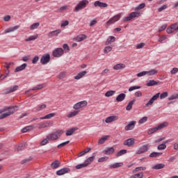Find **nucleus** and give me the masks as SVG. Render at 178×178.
Instances as JSON below:
<instances>
[{
    "mask_svg": "<svg viewBox=\"0 0 178 178\" xmlns=\"http://www.w3.org/2000/svg\"><path fill=\"white\" fill-rule=\"evenodd\" d=\"M158 128L157 127H154V128H151L147 131V134L151 135V134H154V133H155V131H158Z\"/></svg>",
    "mask_w": 178,
    "mask_h": 178,
    "instance_id": "nucleus-45",
    "label": "nucleus"
},
{
    "mask_svg": "<svg viewBox=\"0 0 178 178\" xmlns=\"http://www.w3.org/2000/svg\"><path fill=\"white\" fill-rule=\"evenodd\" d=\"M66 26H69V21L65 20V21H63L60 27H66Z\"/></svg>",
    "mask_w": 178,
    "mask_h": 178,
    "instance_id": "nucleus-63",
    "label": "nucleus"
},
{
    "mask_svg": "<svg viewBox=\"0 0 178 178\" xmlns=\"http://www.w3.org/2000/svg\"><path fill=\"white\" fill-rule=\"evenodd\" d=\"M50 61L51 56L49 54H44L40 58V63H42V65H47V63H49Z\"/></svg>",
    "mask_w": 178,
    "mask_h": 178,
    "instance_id": "nucleus-6",
    "label": "nucleus"
},
{
    "mask_svg": "<svg viewBox=\"0 0 178 178\" xmlns=\"http://www.w3.org/2000/svg\"><path fill=\"white\" fill-rule=\"evenodd\" d=\"M44 88V84H40L33 88L32 91H37V90H41Z\"/></svg>",
    "mask_w": 178,
    "mask_h": 178,
    "instance_id": "nucleus-50",
    "label": "nucleus"
},
{
    "mask_svg": "<svg viewBox=\"0 0 178 178\" xmlns=\"http://www.w3.org/2000/svg\"><path fill=\"white\" fill-rule=\"evenodd\" d=\"M113 169H116V168H120L121 166H123V163H115L111 165Z\"/></svg>",
    "mask_w": 178,
    "mask_h": 178,
    "instance_id": "nucleus-49",
    "label": "nucleus"
},
{
    "mask_svg": "<svg viewBox=\"0 0 178 178\" xmlns=\"http://www.w3.org/2000/svg\"><path fill=\"white\" fill-rule=\"evenodd\" d=\"M13 108H14V106L6 107L3 109H0V113H3V112H6V111H9V109H13Z\"/></svg>",
    "mask_w": 178,
    "mask_h": 178,
    "instance_id": "nucleus-56",
    "label": "nucleus"
},
{
    "mask_svg": "<svg viewBox=\"0 0 178 178\" xmlns=\"http://www.w3.org/2000/svg\"><path fill=\"white\" fill-rule=\"evenodd\" d=\"M63 134V131L60 129H58L57 131L49 134L47 137L50 141H56V140H59L60 136Z\"/></svg>",
    "mask_w": 178,
    "mask_h": 178,
    "instance_id": "nucleus-1",
    "label": "nucleus"
},
{
    "mask_svg": "<svg viewBox=\"0 0 178 178\" xmlns=\"http://www.w3.org/2000/svg\"><path fill=\"white\" fill-rule=\"evenodd\" d=\"M168 122H163L156 127L157 129L161 130V129H163L164 127H168Z\"/></svg>",
    "mask_w": 178,
    "mask_h": 178,
    "instance_id": "nucleus-43",
    "label": "nucleus"
},
{
    "mask_svg": "<svg viewBox=\"0 0 178 178\" xmlns=\"http://www.w3.org/2000/svg\"><path fill=\"white\" fill-rule=\"evenodd\" d=\"M45 108H47V104H42L37 107L36 111H38V112H40V111H42V109H45Z\"/></svg>",
    "mask_w": 178,
    "mask_h": 178,
    "instance_id": "nucleus-57",
    "label": "nucleus"
},
{
    "mask_svg": "<svg viewBox=\"0 0 178 178\" xmlns=\"http://www.w3.org/2000/svg\"><path fill=\"white\" fill-rule=\"evenodd\" d=\"M103 152L105 155H112L115 152V149L113 147H108Z\"/></svg>",
    "mask_w": 178,
    "mask_h": 178,
    "instance_id": "nucleus-19",
    "label": "nucleus"
},
{
    "mask_svg": "<svg viewBox=\"0 0 178 178\" xmlns=\"http://www.w3.org/2000/svg\"><path fill=\"white\" fill-rule=\"evenodd\" d=\"M89 3L88 0L81 1L74 9V12H79V10H83L85 8H87V5Z\"/></svg>",
    "mask_w": 178,
    "mask_h": 178,
    "instance_id": "nucleus-2",
    "label": "nucleus"
},
{
    "mask_svg": "<svg viewBox=\"0 0 178 178\" xmlns=\"http://www.w3.org/2000/svg\"><path fill=\"white\" fill-rule=\"evenodd\" d=\"M162 155V152H153L149 154L150 158H156L158 156H161Z\"/></svg>",
    "mask_w": 178,
    "mask_h": 178,
    "instance_id": "nucleus-33",
    "label": "nucleus"
},
{
    "mask_svg": "<svg viewBox=\"0 0 178 178\" xmlns=\"http://www.w3.org/2000/svg\"><path fill=\"white\" fill-rule=\"evenodd\" d=\"M76 130H79V128L73 127L66 131L65 136H67V137L69 136H72L73 134V133H74V131H76Z\"/></svg>",
    "mask_w": 178,
    "mask_h": 178,
    "instance_id": "nucleus-27",
    "label": "nucleus"
},
{
    "mask_svg": "<svg viewBox=\"0 0 178 178\" xmlns=\"http://www.w3.org/2000/svg\"><path fill=\"white\" fill-rule=\"evenodd\" d=\"M170 27L171 28V30H172V31L175 33V31H177L178 29H177V23H175L172 24L170 26Z\"/></svg>",
    "mask_w": 178,
    "mask_h": 178,
    "instance_id": "nucleus-52",
    "label": "nucleus"
},
{
    "mask_svg": "<svg viewBox=\"0 0 178 178\" xmlns=\"http://www.w3.org/2000/svg\"><path fill=\"white\" fill-rule=\"evenodd\" d=\"M86 105L87 101L84 100L75 104L73 106V108L75 109V111H77L78 109H81V108H84V106H86Z\"/></svg>",
    "mask_w": 178,
    "mask_h": 178,
    "instance_id": "nucleus-8",
    "label": "nucleus"
},
{
    "mask_svg": "<svg viewBox=\"0 0 178 178\" xmlns=\"http://www.w3.org/2000/svg\"><path fill=\"white\" fill-rule=\"evenodd\" d=\"M86 74H87V71H82V72L78 73V74L74 76V79L80 80V79L84 77V76H86Z\"/></svg>",
    "mask_w": 178,
    "mask_h": 178,
    "instance_id": "nucleus-22",
    "label": "nucleus"
},
{
    "mask_svg": "<svg viewBox=\"0 0 178 178\" xmlns=\"http://www.w3.org/2000/svg\"><path fill=\"white\" fill-rule=\"evenodd\" d=\"M94 5L95 7L99 6V8H107L108 7V4H106V3H102L99 1H97L94 3Z\"/></svg>",
    "mask_w": 178,
    "mask_h": 178,
    "instance_id": "nucleus-20",
    "label": "nucleus"
},
{
    "mask_svg": "<svg viewBox=\"0 0 178 178\" xmlns=\"http://www.w3.org/2000/svg\"><path fill=\"white\" fill-rule=\"evenodd\" d=\"M118 119H119V117L116 115H112L106 118L105 122L106 123H112V122H115V120H118Z\"/></svg>",
    "mask_w": 178,
    "mask_h": 178,
    "instance_id": "nucleus-16",
    "label": "nucleus"
},
{
    "mask_svg": "<svg viewBox=\"0 0 178 178\" xmlns=\"http://www.w3.org/2000/svg\"><path fill=\"white\" fill-rule=\"evenodd\" d=\"M64 53L65 51H63V49L56 48L53 51V56H54V58H60Z\"/></svg>",
    "mask_w": 178,
    "mask_h": 178,
    "instance_id": "nucleus-7",
    "label": "nucleus"
},
{
    "mask_svg": "<svg viewBox=\"0 0 178 178\" xmlns=\"http://www.w3.org/2000/svg\"><path fill=\"white\" fill-rule=\"evenodd\" d=\"M147 120H148V118H147V117H143V118H142L138 121V124H143V123H145V122H147Z\"/></svg>",
    "mask_w": 178,
    "mask_h": 178,
    "instance_id": "nucleus-58",
    "label": "nucleus"
},
{
    "mask_svg": "<svg viewBox=\"0 0 178 178\" xmlns=\"http://www.w3.org/2000/svg\"><path fill=\"white\" fill-rule=\"evenodd\" d=\"M27 67V63H24L22 65L17 67L15 70V73L17 72H22V70H24Z\"/></svg>",
    "mask_w": 178,
    "mask_h": 178,
    "instance_id": "nucleus-24",
    "label": "nucleus"
},
{
    "mask_svg": "<svg viewBox=\"0 0 178 178\" xmlns=\"http://www.w3.org/2000/svg\"><path fill=\"white\" fill-rule=\"evenodd\" d=\"M80 111H74L72 112H70L68 115H67V118H74V116H77V114L79 113Z\"/></svg>",
    "mask_w": 178,
    "mask_h": 178,
    "instance_id": "nucleus-34",
    "label": "nucleus"
},
{
    "mask_svg": "<svg viewBox=\"0 0 178 178\" xmlns=\"http://www.w3.org/2000/svg\"><path fill=\"white\" fill-rule=\"evenodd\" d=\"M54 116H55V113H51L49 114L46 115L44 117H42L40 118L41 120H44V119H51V118H54Z\"/></svg>",
    "mask_w": 178,
    "mask_h": 178,
    "instance_id": "nucleus-40",
    "label": "nucleus"
},
{
    "mask_svg": "<svg viewBox=\"0 0 178 178\" xmlns=\"http://www.w3.org/2000/svg\"><path fill=\"white\" fill-rule=\"evenodd\" d=\"M169 141L170 140H166L165 142H164V143H162L161 145H159L158 147H157V149L161 151L162 149H166V144H168V143H169Z\"/></svg>",
    "mask_w": 178,
    "mask_h": 178,
    "instance_id": "nucleus-31",
    "label": "nucleus"
},
{
    "mask_svg": "<svg viewBox=\"0 0 178 178\" xmlns=\"http://www.w3.org/2000/svg\"><path fill=\"white\" fill-rule=\"evenodd\" d=\"M19 26L17 25L14 27H11V28H8V29H6L4 31L5 34H8V33H12L13 31H16V30H17L18 29H19Z\"/></svg>",
    "mask_w": 178,
    "mask_h": 178,
    "instance_id": "nucleus-21",
    "label": "nucleus"
},
{
    "mask_svg": "<svg viewBox=\"0 0 178 178\" xmlns=\"http://www.w3.org/2000/svg\"><path fill=\"white\" fill-rule=\"evenodd\" d=\"M166 97H168V92H164L160 95V99H164Z\"/></svg>",
    "mask_w": 178,
    "mask_h": 178,
    "instance_id": "nucleus-64",
    "label": "nucleus"
},
{
    "mask_svg": "<svg viewBox=\"0 0 178 178\" xmlns=\"http://www.w3.org/2000/svg\"><path fill=\"white\" fill-rule=\"evenodd\" d=\"M165 168V164L163 163H159L152 167V169H154L155 170H158L159 169H163Z\"/></svg>",
    "mask_w": 178,
    "mask_h": 178,
    "instance_id": "nucleus-32",
    "label": "nucleus"
},
{
    "mask_svg": "<svg viewBox=\"0 0 178 178\" xmlns=\"http://www.w3.org/2000/svg\"><path fill=\"white\" fill-rule=\"evenodd\" d=\"M70 172V169L69 168H64L60 169L56 172L57 176H62L63 175H66V173H69Z\"/></svg>",
    "mask_w": 178,
    "mask_h": 178,
    "instance_id": "nucleus-14",
    "label": "nucleus"
},
{
    "mask_svg": "<svg viewBox=\"0 0 178 178\" xmlns=\"http://www.w3.org/2000/svg\"><path fill=\"white\" fill-rule=\"evenodd\" d=\"M39 26H40L39 22L34 23L30 26V30H35V29H38Z\"/></svg>",
    "mask_w": 178,
    "mask_h": 178,
    "instance_id": "nucleus-48",
    "label": "nucleus"
},
{
    "mask_svg": "<svg viewBox=\"0 0 178 178\" xmlns=\"http://www.w3.org/2000/svg\"><path fill=\"white\" fill-rule=\"evenodd\" d=\"M111 51H112V47L111 46H107L104 49V54H109Z\"/></svg>",
    "mask_w": 178,
    "mask_h": 178,
    "instance_id": "nucleus-55",
    "label": "nucleus"
},
{
    "mask_svg": "<svg viewBox=\"0 0 178 178\" xmlns=\"http://www.w3.org/2000/svg\"><path fill=\"white\" fill-rule=\"evenodd\" d=\"M147 168L145 167H137L134 170H133L132 172L133 173H137V172H140V170H145Z\"/></svg>",
    "mask_w": 178,
    "mask_h": 178,
    "instance_id": "nucleus-42",
    "label": "nucleus"
},
{
    "mask_svg": "<svg viewBox=\"0 0 178 178\" xmlns=\"http://www.w3.org/2000/svg\"><path fill=\"white\" fill-rule=\"evenodd\" d=\"M65 76H66V72H61L58 75V79H60V80H62V79H65Z\"/></svg>",
    "mask_w": 178,
    "mask_h": 178,
    "instance_id": "nucleus-60",
    "label": "nucleus"
},
{
    "mask_svg": "<svg viewBox=\"0 0 178 178\" xmlns=\"http://www.w3.org/2000/svg\"><path fill=\"white\" fill-rule=\"evenodd\" d=\"M159 95H161V93H156L155 95H154L149 101L145 104V106L148 108V106H151L152 104H154V101H156L159 98Z\"/></svg>",
    "mask_w": 178,
    "mask_h": 178,
    "instance_id": "nucleus-10",
    "label": "nucleus"
},
{
    "mask_svg": "<svg viewBox=\"0 0 178 178\" xmlns=\"http://www.w3.org/2000/svg\"><path fill=\"white\" fill-rule=\"evenodd\" d=\"M158 84H159V81H156L155 80H149L146 86H147V87H152V86H158Z\"/></svg>",
    "mask_w": 178,
    "mask_h": 178,
    "instance_id": "nucleus-28",
    "label": "nucleus"
},
{
    "mask_svg": "<svg viewBox=\"0 0 178 178\" xmlns=\"http://www.w3.org/2000/svg\"><path fill=\"white\" fill-rule=\"evenodd\" d=\"M19 86H14L13 87L8 88L3 90V92L5 95L8 94H10V92H15L17 90H18Z\"/></svg>",
    "mask_w": 178,
    "mask_h": 178,
    "instance_id": "nucleus-9",
    "label": "nucleus"
},
{
    "mask_svg": "<svg viewBox=\"0 0 178 178\" xmlns=\"http://www.w3.org/2000/svg\"><path fill=\"white\" fill-rule=\"evenodd\" d=\"M116 41V38L115 36H109L105 42V45H110L112 42H115Z\"/></svg>",
    "mask_w": 178,
    "mask_h": 178,
    "instance_id": "nucleus-23",
    "label": "nucleus"
},
{
    "mask_svg": "<svg viewBox=\"0 0 178 178\" xmlns=\"http://www.w3.org/2000/svg\"><path fill=\"white\" fill-rule=\"evenodd\" d=\"M158 73V70H151L150 71H146V74L147 76H154Z\"/></svg>",
    "mask_w": 178,
    "mask_h": 178,
    "instance_id": "nucleus-35",
    "label": "nucleus"
},
{
    "mask_svg": "<svg viewBox=\"0 0 178 178\" xmlns=\"http://www.w3.org/2000/svg\"><path fill=\"white\" fill-rule=\"evenodd\" d=\"M38 38V35H31L28 38L25 39L26 42H29V41H34V40H37Z\"/></svg>",
    "mask_w": 178,
    "mask_h": 178,
    "instance_id": "nucleus-38",
    "label": "nucleus"
},
{
    "mask_svg": "<svg viewBox=\"0 0 178 178\" xmlns=\"http://www.w3.org/2000/svg\"><path fill=\"white\" fill-rule=\"evenodd\" d=\"M94 159H95V156H90L87 160L85 161V163L88 166L90 165V163H91V162H92L94 161Z\"/></svg>",
    "mask_w": 178,
    "mask_h": 178,
    "instance_id": "nucleus-44",
    "label": "nucleus"
},
{
    "mask_svg": "<svg viewBox=\"0 0 178 178\" xmlns=\"http://www.w3.org/2000/svg\"><path fill=\"white\" fill-rule=\"evenodd\" d=\"M33 129L34 126L33 125L25 127L22 129V133H27V131H31V130H33Z\"/></svg>",
    "mask_w": 178,
    "mask_h": 178,
    "instance_id": "nucleus-29",
    "label": "nucleus"
},
{
    "mask_svg": "<svg viewBox=\"0 0 178 178\" xmlns=\"http://www.w3.org/2000/svg\"><path fill=\"white\" fill-rule=\"evenodd\" d=\"M141 88V86H131L129 88V91H134V90H140Z\"/></svg>",
    "mask_w": 178,
    "mask_h": 178,
    "instance_id": "nucleus-59",
    "label": "nucleus"
},
{
    "mask_svg": "<svg viewBox=\"0 0 178 178\" xmlns=\"http://www.w3.org/2000/svg\"><path fill=\"white\" fill-rule=\"evenodd\" d=\"M140 16V13L133 12L129 15L128 17H125L123 19V22H130L133 20L134 17H138Z\"/></svg>",
    "mask_w": 178,
    "mask_h": 178,
    "instance_id": "nucleus-4",
    "label": "nucleus"
},
{
    "mask_svg": "<svg viewBox=\"0 0 178 178\" xmlns=\"http://www.w3.org/2000/svg\"><path fill=\"white\" fill-rule=\"evenodd\" d=\"M87 38V35L84 34L79 35L74 38V41H76V42H81V41H84Z\"/></svg>",
    "mask_w": 178,
    "mask_h": 178,
    "instance_id": "nucleus-17",
    "label": "nucleus"
},
{
    "mask_svg": "<svg viewBox=\"0 0 178 178\" xmlns=\"http://www.w3.org/2000/svg\"><path fill=\"white\" fill-rule=\"evenodd\" d=\"M63 49H65V52H69L70 51V49L69 48V45L67 44H64L63 45Z\"/></svg>",
    "mask_w": 178,
    "mask_h": 178,
    "instance_id": "nucleus-62",
    "label": "nucleus"
},
{
    "mask_svg": "<svg viewBox=\"0 0 178 178\" xmlns=\"http://www.w3.org/2000/svg\"><path fill=\"white\" fill-rule=\"evenodd\" d=\"M69 143H70V140H67L66 142H63L60 144H59L58 146H57V148L59 149L63 147H65V145H67V144H69Z\"/></svg>",
    "mask_w": 178,
    "mask_h": 178,
    "instance_id": "nucleus-51",
    "label": "nucleus"
},
{
    "mask_svg": "<svg viewBox=\"0 0 178 178\" xmlns=\"http://www.w3.org/2000/svg\"><path fill=\"white\" fill-rule=\"evenodd\" d=\"M145 8V3H142L139 4L136 8L135 10H140L141 9H144Z\"/></svg>",
    "mask_w": 178,
    "mask_h": 178,
    "instance_id": "nucleus-53",
    "label": "nucleus"
},
{
    "mask_svg": "<svg viewBox=\"0 0 178 178\" xmlns=\"http://www.w3.org/2000/svg\"><path fill=\"white\" fill-rule=\"evenodd\" d=\"M149 148H151V145H149V144L143 145L137 150L136 154L138 155H141V154H145V152H147Z\"/></svg>",
    "mask_w": 178,
    "mask_h": 178,
    "instance_id": "nucleus-3",
    "label": "nucleus"
},
{
    "mask_svg": "<svg viewBox=\"0 0 178 178\" xmlns=\"http://www.w3.org/2000/svg\"><path fill=\"white\" fill-rule=\"evenodd\" d=\"M109 138V136H104L102 138H100L98 141V144H104L106 140Z\"/></svg>",
    "mask_w": 178,
    "mask_h": 178,
    "instance_id": "nucleus-36",
    "label": "nucleus"
},
{
    "mask_svg": "<svg viewBox=\"0 0 178 178\" xmlns=\"http://www.w3.org/2000/svg\"><path fill=\"white\" fill-rule=\"evenodd\" d=\"M135 143H136V139H134V138H131L127 140H125L123 142V144L124 145H127V147H133Z\"/></svg>",
    "mask_w": 178,
    "mask_h": 178,
    "instance_id": "nucleus-11",
    "label": "nucleus"
},
{
    "mask_svg": "<svg viewBox=\"0 0 178 178\" xmlns=\"http://www.w3.org/2000/svg\"><path fill=\"white\" fill-rule=\"evenodd\" d=\"M143 177H144V173L139 172L131 176L129 178H143Z\"/></svg>",
    "mask_w": 178,
    "mask_h": 178,
    "instance_id": "nucleus-37",
    "label": "nucleus"
},
{
    "mask_svg": "<svg viewBox=\"0 0 178 178\" xmlns=\"http://www.w3.org/2000/svg\"><path fill=\"white\" fill-rule=\"evenodd\" d=\"M126 67V65L123 63H119L113 66L114 70H120L122 69H124Z\"/></svg>",
    "mask_w": 178,
    "mask_h": 178,
    "instance_id": "nucleus-26",
    "label": "nucleus"
},
{
    "mask_svg": "<svg viewBox=\"0 0 178 178\" xmlns=\"http://www.w3.org/2000/svg\"><path fill=\"white\" fill-rule=\"evenodd\" d=\"M177 98H178V94H177V95H171L170 97H168V100H169V101H172V100H173V99H177Z\"/></svg>",
    "mask_w": 178,
    "mask_h": 178,
    "instance_id": "nucleus-61",
    "label": "nucleus"
},
{
    "mask_svg": "<svg viewBox=\"0 0 178 178\" xmlns=\"http://www.w3.org/2000/svg\"><path fill=\"white\" fill-rule=\"evenodd\" d=\"M124 154H127V149H122L120 152H118L116 154L117 157L122 156V155H124Z\"/></svg>",
    "mask_w": 178,
    "mask_h": 178,
    "instance_id": "nucleus-46",
    "label": "nucleus"
},
{
    "mask_svg": "<svg viewBox=\"0 0 178 178\" xmlns=\"http://www.w3.org/2000/svg\"><path fill=\"white\" fill-rule=\"evenodd\" d=\"M87 164L86 161L82 164H78L75 166V169H81L82 168H87Z\"/></svg>",
    "mask_w": 178,
    "mask_h": 178,
    "instance_id": "nucleus-47",
    "label": "nucleus"
},
{
    "mask_svg": "<svg viewBox=\"0 0 178 178\" xmlns=\"http://www.w3.org/2000/svg\"><path fill=\"white\" fill-rule=\"evenodd\" d=\"M60 33H62V30L57 29L56 31H52L49 32L47 34V36L49 37V38H52V37H58V35H59V34H60Z\"/></svg>",
    "mask_w": 178,
    "mask_h": 178,
    "instance_id": "nucleus-13",
    "label": "nucleus"
},
{
    "mask_svg": "<svg viewBox=\"0 0 178 178\" xmlns=\"http://www.w3.org/2000/svg\"><path fill=\"white\" fill-rule=\"evenodd\" d=\"M60 166V162L58 160L54 161L51 164V169H58Z\"/></svg>",
    "mask_w": 178,
    "mask_h": 178,
    "instance_id": "nucleus-25",
    "label": "nucleus"
},
{
    "mask_svg": "<svg viewBox=\"0 0 178 178\" xmlns=\"http://www.w3.org/2000/svg\"><path fill=\"white\" fill-rule=\"evenodd\" d=\"M15 108H17V106H14V108L8 109V111L0 115V120L5 119L8 118V116H10V115H13L15 113Z\"/></svg>",
    "mask_w": 178,
    "mask_h": 178,
    "instance_id": "nucleus-5",
    "label": "nucleus"
},
{
    "mask_svg": "<svg viewBox=\"0 0 178 178\" xmlns=\"http://www.w3.org/2000/svg\"><path fill=\"white\" fill-rule=\"evenodd\" d=\"M125 98H126V94L120 93L117 96L115 99L117 102H122V101H124Z\"/></svg>",
    "mask_w": 178,
    "mask_h": 178,
    "instance_id": "nucleus-18",
    "label": "nucleus"
},
{
    "mask_svg": "<svg viewBox=\"0 0 178 178\" xmlns=\"http://www.w3.org/2000/svg\"><path fill=\"white\" fill-rule=\"evenodd\" d=\"M49 141V138H48V136L46 137V138H44L41 143H40V145H47V144H48Z\"/></svg>",
    "mask_w": 178,
    "mask_h": 178,
    "instance_id": "nucleus-54",
    "label": "nucleus"
},
{
    "mask_svg": "<svg viewBox=\"0 0 178 178\" xmlns=\"http://www.w3.org/2000/svg\"><path fill=\"white\" fill-rule=\"evenodd\" d=\"M116 93V91L115 90H108L105 93V97H112V95H114Z\"/></svg>",
    "mask_w": 178,
    "mask_h": 178,
    "instance_id": "nucleus-39",
    "label": "nucleus"
},
{
    "mask_svg": "<svg viewBox=\"0 0 178 178\" xmlns=\"http://www.w3.org/2000/svg\"><path fill=\"white\" fill-rule=\"evenodd\" d=\"M120 20V14L115 15L113 17L111 18L107 22L106 24H113L116 22Z\"/></svg>",
    "mask_w": 178,
    "mask_h": 178,
    "instance_id": "nucleus-12",
    "label": "nucleus"
},
{
    "mask_svg": "<svg viewBox=\"0 0 178 178\" xmlns=\"http://www.w3.org/2000/svg\"><path fill=\"white\" fill-rule=\"evenodd\" d=\"M31 161H33V157H29L28 159H25L21 161L22 165H26V163H29V162H31Z\"/></svg>",
    "mask_w": 178,
    "mask_h": 178,
    "instance_id": "nucleus-41",
    "label": "nucleus"
},
{
    "mask_svg": "<svg viewBox=\"0 0 178 178\" xmlns=\"http://www.w3.org/2000/svg\"><path fill=\"white\" fill-rule=\"evenodd\" d=\"M136 121H131L129 124H127L125 127V131H129V130H133V129H134L135 126H136Z\"/></svg>",
    "mask_w": 178,
    "mask_h": 178,
    "instance_id": "nucleus-15",
    "label": "nucleus"
},
{
    "mask_svg": "<svg viewBox=\"0 0 178 178\" xmlns=\"http://www.w3.org/2000/svg\"><path fill=\"white\" fill-rule=\"evenodd\" d=\"M134 102H136V99H133L129 102L126 107L127 111H131V109H133V105H134Z\"/></svg>",
    "mask_w": 178,
    "mask_h": 178,
    "instance_id": "nucleus-30",
    "label": "nucleus"
}]
</instances>
